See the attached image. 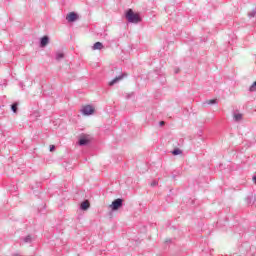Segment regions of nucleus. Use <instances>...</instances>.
<instances>
[{
  "instance_id": "nucleus-1",
  "label": "nucleus",
  "mask_w": 256,
  "mask_h": 256,
  "mask_svg": "<svg viewBox=\"0 0 256 256\" xmlns=\"http://www.w3.org/2000/svg\"><path fill=\"white\" fill-rule=\"evenodd\" d=\"M126 19L129 23H141V16L135 13L132 9L126 12Z\"/></svg>"
},
{
  "instance_id": "nucleus-2",
  "label": "nucleus",
  "mask_w": 256,
  "mask_h": 256,
  "mask_svg": "<svg viewBox=\"0 0 256 256\" xmlns=\"http://www.w3.org/2000/svg\"><path fill=\"white\" fill-rule=\"evenodd\" d=\"M121 207H123V200L119 198L114 200L110 205L112 211H117V209H121Z\"/></svg>"
},
{
  "instance_id": "nucleus-3",
  "label": "nucleus",
  "mask_w": 256,
  "mask_h": 256,
  "mask_svg": "<svg viewBox=\"0 0 256 256\" xmlns=\"http://www.w3.org/2000/svg\"><path fill=\"white\" fill-rule=\"evenodd\" d=\"M79 145H89L91 143V137L89 135H81L79 138Z\"/></svg>"
},
{
  "instance_id": "nucleus-4",
  "label": "nucleus",
  "mask_w": 256,
  "mask_h": 256,
  "mask_svg": "<svg viewBox=\"0 0 256 256\" xmlns=\"http://www.w3.org/2000/svg\"><path fill=\"white\" fill-rule=\"evenodd\" d=\"M83 115H93L95 113V108L91 105H86L82 108Z\"/></svg>"
},
{
  "instance_id": "nucleus-5",
  "label": "nucleus",
  "mask_w": 256,
  "mask_h": 256,
  "mask_svg": "<svg viewBox=\"0 0 256 256\" xmlns=\"http://www.w3.org/2000/svg\"><path fill=\"white\" fill-rule=\"evenodd\" d=\"M77 19H79V15H77V13L75 12H70L67 16H66V21L68 23H73L74 21H77Z\"/></svg>"
},
{
  "instance_id": "nucleus-6",
  "label": "nucleus",
  "mask_w": 256,
  "mask_h": 256,
  "mask_svg": "<svg viewBox=\"0 0 256 256\" xmlns=\"http://www.w3.org/2000/svg\"><path fill=\"white\" fill-rule=\"evenodd\" d=\"M80 207H81L82 211H87V209H89V207H91V204L89 203V200H86L81 203Z\"/></svg>"
},
{
  "instance_id": "nucleus-7",
  "label": "nucleus",
  "mask_w": 256,
  "mask_h": 256,
  "mask_svg": "<svg viewBox=\"0 0 256 256\" xmlns=\"http://www.w3.org/2000/svg\"><path fill=\"white\" fill-rule=\"evenodd\" d=\"M122 79H123V75L114 78L112 81L109 82L110 87H113V85H115L116 83H119V81H122Z\"/></svg>"
},
{
  "instance_id": "nucleus-8",
  "label": "nucleus",
  "mask_w": 256,
  "mask_h": 256,
  "mask_svg": "<svg viewBox=\"0 0 256 256\" xmlns=\"http://www.w3.org/2000/svg\"><path fill=\"white\" fill-rule=\"evenodd\" d=\"M93 51H101V49H103V43L101 42H96L93 47H92Z\"/></svg>"
},
{
  "instance_id": "nucleus-9",
  "label": "nucleus",
  "mask_w": 256,
  "mask_h": 256,
  "mask_svg": "<svg viewBox=\"0 0 256 256\" xmlns=\"http://www.w3.org/2000/svg\"><path fill=\"white\" fill-rule=\"evenodd\" d=\"M49 43V38L47 36H44L42 39H41V47H46Z\"/></svg>"
},
{
  "instance_id": "nucleus-10",
  "label": "nucleus",
  "mask_w": 256,
  "mask_h": 256,
  "mask_svg": "<svg viewBox=\"0 0 256 256\" xmlns=\"http://www.w3.org/2000/svg\"><path fill=\"white\" fill-rule=\"evenodd\" d=\"M234 119L235 121H241V119H243V114H235Z\"/></svg>"
},
{
  "instance_id": "nucleus-11",
  "label": "nucleus",
  "mask_w": 256,
  "mask_h": 256,
  "mask_svg": "<svg viewBox=\"0 0 256 256\" xmlns=\"http://www.w3.org/2000/svg\"><path fill=\"white\" fill-rule=\"evenodd\" d=\"M181 153L183 152L179 148H176L175 150L172 151V155H181Z\"/></svg>"
},
{
  "instance_id": "nucleus-12",
  "label": "nucleus",
  "mask_w": 256,
  "mask_h": 256,
  "mask_svg": "<svg viewBox=\"0 0 256 256\" xmlns=\"http://www.w3.org/2000/svg\"><path fill=\"white\" fill-rule=\"evenodd\" d=\"M215 103H217V99H211L206 101L207 105H215Z\"/></svg>"
},
{
  "instance_id": "nucleus-13",
  "label": "nucleus",
  "mask_w": 256,
  "mask_h": 256,
  "mask_svg": "<svg viewBox=\"0 0 256 256\" xmlns=\"http://www.w3.org/2000/svg\"><path fill=\"white\" fill-rule=\"evenodd\" d=\"M17 106H18L17 103L12 104L11 109H12L13 113H17Z\"/></svg>"
},
{
  "instance_id": "nucleus-14",
  "label": "nucleus",
  "mask_w": 256,
  "mask_h": 256,
  "mask_svg": "<svg viewBox=\"0 0 256 256\" xmlns=\"http://www.w3.org/2000/svg\"><path fill=\"white\" fill-rule=\"evenodd\" d=\"M63 57H64L63 52H58L57 53V57L56 58H57L58 61H60V59H63Z\"/></svg>"
},
{
  "instance_id": "nucleus-15",
  "label": "nucleus",
  "mask_w": 256,
  "mask_h": 256,
  "mask_svg": "<svg viewBox=\"0 0 256 256\" xmlns=\"http://www.w3.org/2000/svg\"><path fill=\"white\" fill-rule=\"evenodd\" d=\"M249 91H256V81L250 86Z\"/></svg>"
},
{
  "instance_id": "nucleus-16",
  "label": "nucleus",
  "mask_w": 256,
  "mask_h": 256,
  "mask_svg": "<svg viewBox=\"0 0 256 256\" xmlns=\"http://www.w3.org/2000/svg\"><path fill=\"white\" fill-rule=\"evenodd\" d=\"M50 151L51 152L55 151V145H50Z\"/></svg>"
},
{
  "instance_id": "nucleus-17",
  "label": "nucleus",
  "mask_w": 256,
  "mask_h": 256,
  "mask_svg": "<svg viewBox=\"0 0 256 256\" xmlns=\"http://www.w3.org/2000/svg\"><path fill=\"white\" fill-rule=\"evenodd\" d=\"M165 125V121H160V126L163 127Z\"/></svg>"
},
{
  "instance_id": "nucleus-18",
  "label": "nucleus",
  "mask_w": 256,
  "mask_h": 256,
  "mask_svg": "<svg viewBox=\"0 0 256 256\" xmlns=\"http://www.w3.org/2000/svg\"><path fill=\"white\" fill-rule=\"evenodd\" d=\"M30 239H31V238L27 237V238H26V242L29 241Z\"/></svg>"
}]
</instances>
